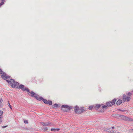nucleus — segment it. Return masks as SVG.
Listing matches in <instances>:
<instances>
[{
    "label": "nucleus",
    "instance_id": "obj_7",
    "mask_svg": "<svg viewBox=\"0 0 133 133\" xmlns=\"http://www.w3.org/2000/svg\"><path fill=\"white\" fill-rule=\"evenodd\" d=\"M43 102L46 104H49L50 105H51L52 104V101H48L46 99H44L43 98L42 100Z\"/></svg>",
    "mask_w": 133,
    "mask_h": 133
},
{
    "label": "nucleus",
    "instance_id": "obj_2",
    "mask_svg": "<svg viewBox=\"0 0 133 133\" xmlns=\"http://www.w3.org/2000/svg\"><path fill=\"white\" fill-rule=\"evenodd\" d=\"M6 81L11 85V87L12 88H14L18 85V83L16 82H15L14 79H11L9 81L8 80Z\"/></svg>",
    "mask_w": 133,
    "mask_h": 133
},
{
    "label": "nucleus",
    "instance_id": "obj_11",
    "mask_svg": "<svg viewBox=\"0 0 133 133\" xmlns=\"http://www.w3.org/2000/svg\"><path fill=\"white\" fill-rule=\"evenodd\" d=\"M1 76L2 78L4 80L7 79L8 77V76L5 74H3Z\"/></svg>",
    "mask_w": 133,
    "mask_h": 133
},
{
    "label": "nucleus",
    "instance_id": "obj_25",
    "mask_svg": "<svg viewBox=\"0 0 133 133\" xmlns=\"http://www.w3.org/2000/svg\"><path fill=\"white\" fill-rule=\"evenodd\" d=\"M2 100H0V107L2 105Z\"/></svg>",
    "mask_w": 133,
    "mask_h": 133
},
{
    "label": "nucleus",
    "instance_id": "obj_15",
    "mask_svg": "<svg viewBox=\"0 0 133 133\" xmlns=\"http://www.w3.org/2000/svg\"><path fill=\"white\" fill-rule=\"evenodd\" d=\"M59 130V129H51V131H58Z\"/></svg>",
    "mask_w": 133,
    "mask_h": 133
},
{
    "label": "nucleus",
    "instance_id": "obj_27",
    "mask_svg": "<svg viewBox=\"0 0 133 133\" xmlns=\"http://www.w3.org/2000/svg\"><path fill=\"white\" fill-rule=\"evenodd\" d=\"M3 73V71L1 69L0 70V74H2Z\"/></svg>",
    "mask_w": 133,
    "mask_h": 133
},
{
    "label": "nucleus",
    "instance_id": "obj_6",
    "mask_svg": "<svg viewBox=\"0 0 133 133\" xmlns=\"http://www.w3.org/2000/svg\"><path fill=\"white\" fill-rule=\"evenodd\" d=\"M130 99V97H127L125 95H123V101H129Z\"/></svg>",
    "mask_w": 133,
    "mask_h": 133
},
{
    "label": "nucleus",
    "instance_id": "obj_18",
    "mask_svg": "<svg viewBox=\"0 0 133 133\" xmlns=\"http://www.w3.org/2000/svg\"><path fill=\"white\" fill-rule=\"evenodd\" d=\"M121 118L123 119H126V118L127 117H126L125 116L123 115H121L120 116Z\"/></svg>",
    "mask_w": 133,
    "mask_h": 133
},
{
    "label": "nucleus",
    "instance_id": "obj_22",
    "mask_svg": "<svg viewBox=\"0 0 133 133\" xmlns=\"http://www.w3.org/2000/svg\"><path fill=\"white\" fill-rule=\"evenodd\" d=\"M3 114V112L2 111L0 110V116H1Z\"/></svg>",
    "mask_w": 133,
    "mask_h": 133
},
{
    "label": "nucleus",
    "instance_id": "obj_23",
    "mask_svg": "<svg viewBox=\"0 0 133 133\" xmlns=\"http://www.w3.org/2000/svg\"><path fill=\"white\" fill-rule=\"evenodd\" d=\"M127 95L129 96H130L132 95V93L130 92L128 93Z\"/></svg>",
    "mask_w": 133,
    "mask_h": 133
},
{
    "label": "nucleus",
    "instance_id": "obj_28",
    "mask_svg": "<svg viewBox=\"0 0 133 133\" xmlns=\"http://www.w3.org/2000/svg\"><path fill=\"white\" fill-rule=\"evenodd\" d=\"M132 92H133V90L132 91Z\"/></svg>",
    "mask_w": 133,
    "mask_h": 133
},
{
    "label": "nucleus",
    "instance_id": "obj_26",
    "mask_svg": "<svg viewBox=\"0 0 133 133\" xmlns=\"http://www.w3.org/2000/svg\"><path fill=\"white\" fill-rule=\"evenodd\" d=\"M24 123H28V121L26 120L24 121Z\"/></svg>",
    "mask_w": 133,
    "mask_h": 133
},
{
    "label": "nucleus",
    "instance_id": "obj_1",
    "mask_svg": "<svg viewBox=\"0 0 133 133\" xmlns=\"http://www.w3.org/2000/svg\"><path fill=\"white\" fill-rule=\"evenodd\" d=\"M84 111V108L82 107L79 108V107L76 106L74 108V111L76 114H81Z\"/></svg>",
    "mask_w": 133,
    "mask_h": 133
},
{
    "label": "nucleus",
    "instance_id": "obj_3",
    "mask_svg": "<svg viewBox=\"0 0 133 133\" xmlns=\"http://www.w3.org/2000/svg\"><path fill=\"white\" fill-rule=\"evenodd\" d=\"M72 107L67 105H62L61 108V109L63 111L68 112L72 109Z\"/></svg>",
    "mask_w": 133,
    "mask_h": 133
},
{
    "label": "nucleus",
    "instance_id": "obj_10",
    "mask_svg": "<svg viewBox=\"0 0 133 133\" xmlns=\"http://www.w3.org/2000/svg\"><path fill=\"white\" fill-rule=\"evenodd\" d=\"M34 97H35L37 100L39 101L42 100L43 99L42 97L39 96L37 94H36Z\"/></svg>",
    "mask_w": 133,
    "mask_h": 133
},
{
    "label": "nucleus",
    "instance_id": "obj_21",
    "mask_svg": "<svg viewBox=\"0 0 133 133\" xmlns=\"http://www.w3.org/2000/svg\"><path fill=\"white\" fill-rule=\"evenodd\" d=\"M94 107V106H90L89 108V109L90 110L92 109Z\"/></svg>",
    "mask_w": 133,
    "mask_h": 133
},
{
    "label": "nucleus",
    "instance_id": "obj_24",
    "mask_svg": "<svg viewBox=\"0 0 133 133\" xmlns=\"http://www.w3.org/2000/svg\"><path fill=\"white\" fill-rule=\"evenodd\" d=\"M8 106L11 109H12V107L11 106V105H10V103L9 102L8 103Z\"/></svg>",
    "mask_w": 133,
    "mask_h": 133
},
{
    "label": "nucleus",
    "instance_id": "obj_19",
    "mask_svg": "<svg viewBox=\"0 0 133 133\" xmlns=\"http://www.w3.org/2000/svg\"><path fill=\"white\" fill-rule=\"evenodd\" d=\"M58 106V105L57 104H54L53 108H56Z\"/></svg>",
    "mask_w": 133,
    "mask_h": 133
},
{
    "label": "nucleus",
    "instance_id": "obj_8",
    "mask_svg": "<svg viewBox=\"0 0 133 133\" xmlns=\"http://www.w3.org/2000/svg\"><path fill=\"white\" fill-rule=\"evenodd\" d=\"M41 124L43 126H50L52 124L49 122L44 123L43 122H40Z\"/></svg>",
    "mask_w": 133,
    "mask_h": 133
},
{
    "label": "nucleus",
    "instance_id": "obj_9",
    "mask_svg": "<svg viewBox=\"0 0 133 133\" xmlns=\"http://www.w3.org/2000/svg\"><path fill=\"white\" fill-rule=\"evenodd\" d=\"M28 94L29 95L32 97L34 96V97L36 94L34 92L32 91H31L30 92L29 91V92L28 93Z\"/></svg>",
    "mask_w": 133,
    "mask_h": 133
},
{
    "label": "nucleus",
    "instance_id": "obj_13",
    "mask_svg": "<svg viewBox=\"0 0 133 133\" xmlns=\"http://www.w3.org/2000/svg\"><path fill=\"white\" fill-rule=\"evenodd\" d=\"M122 103V101L121 99L118 100L116 102V104L117 105H119Z\"/></svg>",
    "mask_w": 133,
    "mask_h": 133
},
{
    "label": "nucleus",
    "instance_id": "obj_16",
    "mask_svg": "<svg viewBox=\"0 0 133 133\" xmlns=\"http://www.w3.org/2000/svg\"><path fill=\"white\" fill-rule=\"evenodd\" d=\"M23 90L26 91L28 92V93H29L30 91L27 88H24V90Z\"/></svg>",
    "mask_w": 133,
    "mask_h": 133
},
{
    "label": "nucleus",
    "instance_id": "obj_12",
    "mask_svg": "<svg viewBox=\"0 0 133 133\" xmlns=\"http://www.w3.org/2000/svg\"><path fill=\"white\" fill-rule=\"evenodd\" d=\"M103 105V104H101V105H100L99 104L95 105L94 107V108L96 109H98L102 105Z\"/></svg>",
    "mask_w": 133,
    "mask_h": 133
},
{
    "label": "nucleus",
    "instance_id": "obj_4",
    "mask_svg": "<svg viewBox=\"0 0 133 133\" xmlns=\"http://www.w3.org/2000/svg\"><path fill=\"white\" fill-rule=\"evenodd\" d=\"M116 101V99H114L111 102H107L106 105L108 107H110L113 105H115V102Z\"/></svg>",
    "mask_w": 133,
    "mask_h": 133
},
{
    "label": "nucleus",
    "instance_id": "obj_14",
    "mask_svg": "<svg viewBox=\"0 0 133 133\" xmlns=\"http://www.w3.org/2000/svg\"><path fill=\"white\" fill-rule=\"evenodd\" d=\"M19 88L23 90H24V85H20L19 86Z\"/></svg>",
    "mask_w": 133,
    "mask_h": 133
},
{
    "label": "nucleus",
    "instance_id": "obj_20",
    "mask_svg": "<svg viewBox=\"0 0 133 133\" xmlns=\"http://www.w3.org/2000/svg\"><path fill=\"white\" fill-rule=\"evenodd\" d=\"M42 130L44 131H47L48 130V128L47 127H45L43 128Z\"/></svg>",
    "mask_w": 133,
    "mask_h": 133
},
{
    "label": "nucleus",
    "instance_id": "obj_17",
    "mask_svg": "<svg viewBox=\"0 0 133 133\" xmlns=\"http://www.w3.org/2000/svg\"><path fill=\"white\" fill-rule=\"evenodd\" d=\"M103 105L101 106H102V109H106L108 107L107 105L104 106H103Z\"/></svg>",
    "mask_w": 133,
    "mask_h": 133
},
{
    "label": "nucleus",
    "instance_id": "obj_5",
    "mask_svg": "<svg viewBox=\"0 0 133 133\" xmlns=\"http://www.w3.org/2000/svg\"><path fill=\"white\" fill-rule=\"evenodd\" d=\"M114 129V128L113 127H109L106 128L105 130L109 132H113L114 131H113L112 130Z\"/></svg>",
    "mask_w": 133,
    "mask_h": 133
}]
</instances>
